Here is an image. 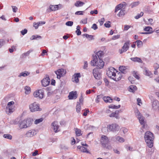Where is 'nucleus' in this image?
Returning <instances> with one entry per match:
<instances>
[{
  "instance_id": "a211bd4d",
  "label": "nucleus",
  "mask_w": 159,
  "mask_h": 159,
  "mask_svg": "<svg viewBox=\"0 0 159 159\" xmlns=\"http://www.w3.org/2000/svg\"><path fill=\"white\" fill-rule=\"evenodd\" d=\"M52 128L55 132H57L59 130V126L58 125L57 122L55 121L52 124Z\"/></svg>"
},
{
  "instance_id": "b1692460",
  "label": "nucleus",
  "mask_w": 159,
  "mask_h": 159,
  "mask_svg": "<svg viewBox=\"0 0 159 159\" xmlns=\"http://www.w3.org/2000/svg\"><path fill=\"white\" fill-rule=\"evenodd\" d=\"M119 111H116L115 112H112L110 115V117H115L116 119H119L120 117L119 115Z\"/></svg>"
},
{
  "instance_id": "2f4dec72",
  "label": "nucleus",
  "mask_w": 159,
  "mask_h": 159,
  "mask_svg": "<svg viewBox=\"0 0 159 159\" xmlns=\"http://www.w3.org/2000/svg\"><path fill=\"white\" fill-rule=\"evenodd\" d=\"M130 59L134 62H142V61L141 59L138 57H132L130 58Z\"/></svg>"
},
{
  "instance_id": "f3484780",
  "label": "nucleus",
  "mask_w": 159,
  "mask_h": 159,
  "mask_svg": "<svg viewBox=\"0 0 159 159\" xmlns=\"http://www.w3.org/2000/svg\"><path fill=\"white\" fill-rule=\"evenodd\" d=\"M36 131L34 130H29L26 134V135L28 137H31L36 134Z\"/></svg>"
},
{
  "instance_id": "aec40b11",
  "label": "nucleus",
  "mask_w": 159,
  "mask_h": 159,
  "mask_svg": "<svg viewBox=\"0 0 159 159\" xmlns=\"http://www.w3.org/2000/svg\"><path fill=\"white\" fill-rule=\"evenodd\" d=\"M152 107L154 110L158 109L159 108V102L157 100H154L152 102Z\"/></svg>"
},
{
  "instance_id": "864d4df0",
  "label": "nucleus",
  "mask_w": 159,
  "mask_h": 159,
  "mask_svg": "<svg viewBox=\"0 0 159 159\" xmlns=\"http://www.w3.org/2000/svg\"><path fill=\"white\" fill-rule=\"evenodd\" d=\"M105 21V19L104 18H101V19L99 20H98V21L99 22L100 25H102Z\"/></svg>"
},
{
  "instance_id": "39448f33",
  "label": "nucleus",
  "mask_w": 159,
  "mask_h": 159,
  "mask_svg": "<svg viewBox=\"0 0 159 159\" xmlns=\"http://www.w3.org/2000/svg\"><path fill=\"white\" fill-rule=\"evenodd\" d=\"M93 74L95 79L99 80L101 78V72L98 69L95 68L93 70Z\"/></svg>"
},
{
  "instance_id": "680f3d73",
  "label": "nucleus",
  "mask_w": 159,
  "mask_h": 159,
  "mask_svg": "<svg viewBox=\"0 0 159 159\" xmlns=\"http://www.w3.org/2000/svg\"><path fill=\"white\" fill-rule=\"evenodd\" d=\"M12 8L13 11L14 12H16L17 11L18 9L17 7L15 6H12Z\"/></svg>"
},
{
  "instance_id": "4c0bfd02",
  "label": "nucleus",
  "mask_w": 159,
  "mask_h": 159,
  "mask_svg": "<svg viewBox=\"0 0 159 159\" xmlns=\"http://www.w3.org/2000/svg\"><path fill=\"white\" fill-rule=\"evenodd\" d=\"M125 10L124 9L121 10L119 13L117 14V15L119 16L120 17L123 16L125 15Z\"/></svg>"
},
{
  "instance_id": "a18cd8bd",
  "label": "nucleus",
  "mask_w": 159,
  "mask_h": 159,
  "mask_svg": "<svg viewBox=\"0 0 159 159\" xmlns=\"http://www.w3.org/2000/svg\"><path fill=\"white\" fill-rule=\"evenodd\" d=\"M80 104L79 102H77V104L76 107V111L77 112H80Z\"/></svg>"
},
{
  "instance_id": "e2e57ef3",
  "label": "nucleus",
  "mask_w": 159,
  "mask_h": 159,
  "mask_svg": "<svg viewBox=\"0 0 159 159\" xmlns=\"http://www.w3.org/2000/svg\"><path fill=\"white\" fill-rule=\"evenodd\" d=\"M153 66L155 70H157L159 68V65L157 63H155L154 64Z\"/></svg>"
},
{
  "instance_id": "8fccbe9b",
  "label": "nucleus",
  "mask_w": 159,
  "mask_h": 159,
  "mask_svg": "<svg viewBox=\"0 0 159 159\" xmlns=\"http://www.w3.org/2000/svg\"><path fill=\"white\" fill-rule=\"evenodd\" d=\"M133 76L137 79H139V77L138 75V73L135 71H134L133 72Z\"/></svg>"
},
{
  "instance_id": "052dcab7",
  "label": "nucleus",
  "mask_w": 159,
  "mask_h": 159,
  "mask_svg": "<svg viewBox=\"0 0 159 159\" xmlns=\"http://www.w3.org/2000/svg\"><path fill=\"white\" fill-rule=\"evenodd\" d=\"M5 41L3 39L0 40V48H1L5 43Z\"/></svg>"
},
{
  "instance_id": "f257e3e1",
  "label": "nucleus",
  "mask_w": 159,
  "mask_h": 159,
  "mask_svg": "<svg viewBox=\"0 0 159 159\" xmlns=\"http://www.w3.org/2000/svg\"><path fill=\"white\" fill-rule=\"evenodd\" d=\"M144 138L147 146L149 148H152L153 146L154 138L153 134L151 132L148 131L145 134Z\"/></svg>"
},
{
  "instance_id": "3c124183",
  "label": "nucleus",
  "mask_w": 159,
  "mask_h": 159,
  "mask_svg": "<svg viewBox=\"0 0 159 159\" xmlns=\"http://www.w3.org/2000/svg\"><path fill=\"white\" fill-rule=\"evenodd\" d=\"M75 133L76 135L77 136H80L81 135V130L79 129H76L75 130Z\"/></svg>"
},
{
  "instance_id": "72a5a7b5",
  "label": "nucleus",
  "mask_w": 159,
  "mask_h": 159,
  "mask_svg": "<svg viewBox=\"0 0 159 159\" xmlns=\"http://www.w3.org/2000/svg\"><path fill=\"white\" fill-rule=\"evenodd\" d=\"M84 4V3L81 2L80 1H77L75 3V6L77 7H81L83 6Z\"/></svg>"
},
{
  "instance_id": "473e14b6",
  "label": "nucleus",
  "mask_w": 159,
  "mask_h": 159,
  "mask_svg": "<svg viewBox=\"0 0 159 159\" xmlns=\"http://www.w3.org/2000/svg\"><path fill=\"white\" fill-rule=\"evenodd\" d=\"M103 99L106 102H111L112 100L109 97H104L103 98Z\"/></svg>"
},
{
  "instance_id": "c9c22d12",
  "label": "nucleus",
  "mask_w": 159,
  "mask_h": 159,
  "mask_svg": "<svg viewBox=\"0 0 159 159\" xmlns=\"http://www.w3.org/2000/svg\"><path fill=\"white\" fill-rule=\"evenodd\" d=\"M25 93L26 94H29L31 92L30 88L29 86H26L25 88Z\"/></svg>"
},
{
  "instance_id": "ea45409f",
  "label": "nucleus",
  "mask_w": 159,
  "mask_h": 159,
  "mask_svg": "<svg viewBox=\"0 0 159 159\" xmlns=\"http://www.w3.org/2000/svg\"><path fill=\"white\" fill-rule=\"evenodd\" d=\"M116 138V140L120 142H123L125 140L123 138L119 136H117Z\"/></svg>"
},
{
  "instance_id": "c85d7f7f",
  "label": "nucleus",
  "mask_w": 159,
  "mask_h": 159,
  "mask_svg": "<svg viewBox=\"0 0 159 159\" xmlns=\"http://www.w3.org/2000/svg\"><path fill=\"white\" fill-rule=\"evenodd\" d=\"M30 74V72L25 71L24 72L20 73L19 75H18V77H21L22 76L23 77H25L29 75Z\"/></svg>"
},
{
  "instance_id": "f704fd0d",
  "label": "nucleus",
  "mask_w": 159,
  "mask_h": 159,
  "mask_svg": "<svg viewBox=\"0 0 159 159\" xmlns=\"http://www.w3.org/2000/svg\"><path fill=\"white\" fill-rule=\"evenodd\" d=\"M38 38L41 39L42 37L38 35H33L30 37V39L31 40H32L34 39H37Z\"/></svg>"
},
{
  "instance_id": "6ab92c4d",
  "label": "nucleus",
  "mask_w": 159,
  "mask_h": 159,
  "mask_svg": "<svg viewBox=\"0 0 159 159\" xmlns=\"http://www.w3.org/2000/svg\"><path fill=\"white\" fill-rule=\"evenodd\" d=\"M25 123L26 124V128L30 126L32 124L33 121V119L30 118H27L26 119L24 120Z\"/></svg>"
},
{
  "instance_id": "f03ea898",
  "label": "nucleus",
  "mask_w": 159,
  "mask_h": 159,
  "mask_svg": "<svg viewBox=\"0 0 159 159\" xmlns=\"http://www.w3.org/2000/svg\"><path fill=\"white\" fill-rule=\"evenodd\" d=\"M99 60L98 62L97 56H93V60L91 61V65L93 66H97L98 67L97 68L98 69L102 68L104 66V62L102 59Z\"/></svg>"
},
{
  "instance_id": "4468645a",
  "label": "nucleus",
  "mask_w": 159,
  "mask_h": 159,
  "mask_svg": "<svg viewBox=\"0 0 159 159\" xmlns=\"http://www.w3.org/2000/svg\"><path fill=\"white\" fill-rule=\"evenodd\" d=\"M78 95L76 91H72L69 93L68 97L69 99H75L77 98Z\"/></svg>"
},
{
  "instance_id": "4be33fe9",
  "label": "nucleus",
  "mask_w": 159,
  "mask_h": 159,
  "mask_svg": "<svg viewBox=\"0 0 159 159\" xmlns=\"http://www.w3.org/2000/svg\"><path fill=\"white\" fill-rule=\"evenodd\" d=\"M45 24V22L44 21H39L37 23L34 22L33 23V26L36 29L38 28L39 25H41Z\"/></svg>"
},
{
  "instance_id": "79ce46f5",
  "label": "nucleus",
  "mask_w": 159,
  "mask_h": 159,
  "mask_svg": "<svg viewBox=\"0 0 159 159\" xmlns=\"http://www.w3.org/2000/svg\"><path fill=\"white\" fill-rule=\"evenodd\" d=\"M43 120V118L37 119L34 121V124H37L42 122Z\"/></svg>"
},
{
  "instance_id": "6e6552de",
  "label": "nucleus",
  "mask_w": 159,
  "mask_h": 159,
  "mask_svg": "<svg viewBox=\"0 0 159 159\" xmlns=\"http://www.w3.org/2000/svg\"><path fill=\"white\" fill-rule=\"evenodd\" d=\"M109 139L108 137L104 135L102 136L101 138V142L102 145L103 147H105L109 142Z\"/></svg>"
},
{
  "instance_id": "412c9836",
  "label": "nucleus",
  "mask_w": 159,
  "mask_h": 159,
  "mask_svg": "<svg viewBox=\"0 0 159 159\" xmlns=\"http://www.w3.org/2000/svg\"><path fill=\"white\" fill-rule=\"evenodd\" d=\"M59 7L58 5L55 6H50L49 8L47 9V11L48 12H50L51 11H55L58 9Z\"/></svg>"
},
{
  "instance_id": "1a4fd4ad",
  "label": "nucleus",
  "mask_w": 159,
  "mask_h": 159,
  "mask_svg": "<svg viewBox=\"0 0 159 159\" xmlns=\"http://www.w3.org/2000/svg\"><path fill=\"white\" fill-rule=\"evenodd\" d=\"M55 73L57 75V78L60 79L61 76H63L66 74V71L63 69L61 68L58 69L57 71H55Z\"/></svg>"
},
{
  "instance_id": "e433bc0d",
  "label": "nucleus",
  "mask_w": 159,
  "mask_h": 159,
  "mask_svg": "<svg viewBox=\"0 0 159 159\" xmlns=\"http://www.w3.org/2000/svg\"><path fill=\"white\" fill-rule=\"evenodd\" d=\"M135 43H137V47L138 48H141L143 46V42L140 40H137Z\"/></svg>"
},
{
  "instance_id": "13d9d810",
  "label": "nucleus",
  "mask_w": 159,
  "mask_h": 159,
  "mask_svg": "<svg viewBox=\"0 0 159 159\" xmlns=\"http://www.w3.org/2000/svg\"><path fill=\"white\" fill-rule=\"evenodd\" d=\"M27 30L26 29H25L23 30H22L20 31L21 34L23 35H24L26 33H27Z\"/></svg>"
},
{
  "instance_id": "5701e85b",
  "label": "nucleus",
  "mask_w": 159,
  "mask_h": 159,
  "mask_svg": "<svg viewBox=\"0 0 159 159\" xmlns=\"http://www.w3.org/2000/svg\"><path fill=\"white\" fill-rule=\"evenodd\" d=\"M104 52L103 51H100L97 52L95 56H97V57L99 60L102 59L103 57Z\"/></svg>"
},
{
  "instance_id": "f8f14e48",
  "label": "nucleus",
  "mask_w": 159,
  "mask_h": 159,
  "mask_svg": "<svg viewBox=\"0 0 159 159\" xmlns=\"http://www.w3.org/2000/svg\"><path fill=\"white\" fill-rule=\"evenodd\" d=\"M126 5V3L125 2H123L118 4L116 7L115 12H116L120 10L121 9H125Z\"/></svg>"
},
{
  "instance_id": "09e8293b",
  "label": "nucleus",
  "mask_w": 159,
  "mask_h": 159,
  "mask_svg": "<svg viewBox=\"0 0 159 159\" xmlns=\"http://www.w3.org/2000/svg\"><path fill=\"white\" fill-rule=\"evenodd\" d=\"M3 136L4 138H7L10 139H11L12 138V136L11 135L8 134H4L3 135Z\"/></svg>"
},
{
  "instance_id": "20e7f679",
  "label": "nucleus",
  "mask_w": 159,
  "mask_h": 159,
  "mask_svg": "<svg viewBox=\"0 0 159 159\" xmlns=\"http://www.w3.org/2000/svg\"><path fill=\"white\" fill-rule=\"evenodd\" d=\"M29 108L30 111L32 112L40 111L41 110V109L39 108V104L36 102L30 104L29 105Z\"/></svg>"
},
{
  "instance_id": "c03bdc74",
  "label": "nucleus",
  "mask_w": 159,
  "mask_h": 159,
  "mask_svg": "<svg viewBox=\"0 0 159 159\" xmlns=\"http://www.w3.org/2000/svg\"><path fill=\"white\" fill-rule=\"evenodd\" d=\"M31 52V51L30 50H29L26 52L24 53L22 55V57L25 58L26 56H29Z\"/></svg>"
},
{
  "instance_id": "bb28decb",
  "label": "nucleus",
  "mask_w": 159,
  "mask_h": 159,
  "mask_svg": "<svg viewBox=\"0 0 159 159\" xmlns=\"http://www.w3.org/2000/svg\"><path fill=\"white\" fill-rule=\"evenodd\" d=\"M77 148L79 149L81 152H86L87 153L89 152L87 148H85L84 146H78Z\"/></svg>"
},
{
  "instance_id": "6e6d98bb",
  "label": "nucleus",
  "mask_w": 159,
  "mask_h": 159,
  "mask_svg": "<svg viewBox=\"0 0 159 159\" xmlns=\"http://www.w3.org/2000/svg\"><path fill=\"white\" fill-rule=\"evenodd\" d=\"M73 23L72 21H68L67 22L66 25L68 26H71L73 25Z\"/></svg>"
},
{
  "instance_id": "ddd939ff",
  "label": "nucleus",
  "mask_w": 159,
  "mask_h": 159,
  "mask_svg": "<svg viewBox=\"0 0 159 159\" xmlns=\"http://www.w3.org/2000/svg\"><path fill=\"white\" fill-rule=\"evenodd\" d=\"M129 42H126L124 44L122 49L119 50V52L120 54H121L123 52H125L129 48Z\"/></svg>"
},
{
  "instance_id": "cd10ccee",
  "label": "nucleus",
  "mask_w": 159,
  "mask_h": 159,
  "mask_svg": "<svg viewBox=\"0 0 159 159\" xmlns=\"http://www.w3.org/2000/svg\"><path fill=\"white\" fill-rule=\"evenodd\" d=\"M144 74L148 76H150V77H152L153 74L149 70H147L146 69L144 70Z\"/></svg>"
},
{
  "instance_id": "423d86ee",
  "label": "nucleus",
  "mask_w": 159,
  "mask_h": 159,
  "mask_svg": "<svg viewBox=\"0 0 159 159\" xmlns=\"http://www.w3.org/2000/svg\"><path fill=\"white\" fill-rule=\"evenodd\" d=\"M109 130L112 132H116L119 130L120 127L116 124H112L109 125L108 126Z\"/></svg>"
},
{
  "instance_id": "a19ab883",
  "label": "nucleus",
  "mask_w": 159,
  "mask_h": 159,
  "mask_svg": "<svg viewBox=\"0 0 159 159\" xmlns=\"http://www.w3.org/2000/svg\"><path fill=\"white\" fill-rule=\"evenodd\" d=\"M120 105H118L116 106L114 105H111L109 106V108H112V109H118L120 108Z\"/></svg>"
},
{
  "instance_id": "9d476101",
  "label": "nucleus",
  "mask_w": 159,
  "mask_h": 159,
  "mask_svg": "<svg viewBox=\"0 0 159 159\" xmlns=\"http://www.w3.org/2000/svg\"><path fill=\"white\" fill-rule=\"evenodd\" d=\"M33 95L35 98L42 99L43 98L44 95L43 91L42 89L39 90L38 91H36L34 92Z\"/></svg>"
},
{
  "instance_id": "393cba45",
  "label": "nucleus",
  "mask_w": 159,
  "mask_h": 159,
  "mask_svg": "<svg viewBox=\"0 0 159 159\" xmlns=\"http://www.w3.org/2000/svg\"><path fill=\"white\" fill-rule=\"evenodd\" d=\"M119 70L122 73L125 74L128 71V69L126 67L122 66L119 67Z\"/></svg>"
},
{
  "instance_id": "a878e982",
  "label": "nucleus",
  "mask_w": 159,
  "mask_h": 159,
  "mask_svg": "<svg viewBox=\"0 0 159 159\" xmlns=\"http://www.w3.org/2000/svg\"><path fill=\"white\" fill-rule=\"evenodd\" d=\"M144 117L142 116H140V117H138V119L139 120L140 124L141 125H143V128H145V126L144 125L145 121L144 120Z\"/></svg>"
},
{
  "instance_id": "58836bf2",
  "label": "nucleus",
  "mask_w": 159,
  "mask_h": 159,
  "mask_svg": "<svg viewBox=\"0 0 159 159\" xmlns=\"http://www.w3.org/2000/svg\"><path fill=\"white\" fill-rule=\"evenodd\" d=\"M83 37H86L87 38H89V40H92L93 39V36L91 35H89L86 34H84L83 35Z\"/></svg>"
},
{
  "instance_id": "9b49d317",
  "label": "nucleus",
  "mask_w": 159,
  "mask_h": 159,
  "mask_svg": "<svg viewBox=\"0 0 159 159\" xmlns=\"http://www.w3.org/2000/svg\"><path fill=\"white\" fill-rule=\"evenodd\" d=\"M50 80L48 75H46V77L44 78L42 80V84L43 86L46 87L50 83Z\"/></svg>"
},
{
  "instance_id": "7ed1b4c3",
  "label": "nucleus",
  "mask_w": 159,
  "mask_h": 159,
  "mask_svg": "<svg viewBox=\"0 0 159 159\" xmlns=\"http://www.w3.org/2000/svg\"><path fill=\"white\" fill-rule=\"evenodd\" d=\"M14 104L13 101H11L8 103L6 110L7 114L10 115L14 111V107L13 105Z\"/></svg>"
},
{
  "instance_id": "5fc2aeb1",
  "label": "nucleus",
  "mask_w": 159,
  "mask_h": 159,
  "mask_svg": "<svg viewBox=\"0 0 159 159\" xmlns=\"http://www.w3.org/2000/svg\"><path fill=\"white\" fill-rule=\"evenodd\" d=\"M83 100H84V98H83V97L82 96V94L81 93V96L79 98V102H80L79 103H80V104H81V103L82 104V102H83Z\"/></svg>"
},
{
  "instance_id": "0e129e2a",
  "label": "nucleus",
  "mask_w": 159,
  "mask_h": 159,
  "mask_svg": "<svg viewBox=\"0 0 159 159\" xmlns=\"http://www.w3.org/2000/svg\"><path fill=\"white\" fill-rule=\"evenodd\" d=\"M94 30H96L98 29V26L97 25L95 24H93L92 27H91Z\"/></svg>"
},
{
  "instance_id": "338daca9",
  "label": "nucleus",
  "mask_w": 159,
  "mask_h": 159,
  "mask_svg": "<svg viewBox=\"0 0 159 159\" xmlns=\"http://www.w3.org/2000/svg\"><path fill=\"white\" fill-rule=\"evenodd\" d=\"M89 112V109H86L84 110V111L83 114V116H86L87 115V113Z\"/></svg>"
},
{
  "instance_id": "dca6fc26",
  "label": "nucleus",
  "mask_w": 159,
  "mask_h": 159,
  "mask_svg": "<svg viewBox=\"0 0 159 159\" xmlns=\"http://www.w3.org/2000/svg\"><path fill=\"white\" fill-rule=\"evenodd\" d=\"M80 74L79 73H77L75 74L72 79V80L73 82L76 83H78L79 82V78L80 77Z\"/></svg>"
},
{
  "instance_id": "69168bd1",
  "label": "nucleus",
  "mask_w": 159,
  "mask_h": 159,
  "mask_svg": "<svg viewBox=\"0 0 159 159\" xmlns=\"http://www.w3.org/2000/svg\"><path fill=\"white\" fill-rule=\"evenodd\" d=\"M98 11L97 10H95L94 11H91L90 12V13L92 15L93 14H98Z\"/></svg>"
},
{
  "instance_id": "2eb2a0df",
  "label": "nucleus",
  "mask_w": 159,
  "mask_h": 159,
  "mask_svg": "<svg viewBox=\"0 0 159 159\" xmlns=\"http://www.w3.org/2000/svg\"><path fill=\"white\" fill-rule=\"evenodd\" d=\"M114 76V77H112L111 78L116 81H117L121 79L122 75L120 73L117 71V72H116L115 74V76Z\"/></svg>"
},
{
  "instance_id": "4d7b16f0",
  "label": "nucleus",
  "mask_w": 159,
  "mask_h": 159,
  "mask_svg": "<svg viewBox=\"0 0 159 159\" xmlns=\"http://www.w3.org/2000/svg\"><path fill=\"white\" fill-rule=\"evenodd\" d=\"M110 23V21H108L104 24V25L107 28H109L111 27V25L109 24Z\"/></svg>"
},
{
  "instance_id": "de8ad7c7",
  "label": "nucleus",
  "mask_w": 159,
  "mask_h": 159,
  "mask_svg": "<svg viewBox=\"0 0 159 159\" xmlns=\"http://www.w3.org/2000/svg\"><path fill=\"white\" fill-rule=\"evenodd\" d=\"M143 14V12H141L140 14H139L138 15L135 16L134 17L136 19H138L140 17H142Z\"/></svg>"
},
{
  "instance_id": "49530a36",
  "label": "nucleus",
  "mask_w": 159,
  "mask_h": 159,
  "mask_svg": "<svg viewBox=\"0 0 159 159\" xmlns=\"http://www.w3.org/2000/svg\"><path fill=\"white\" fill-rule=\"evenodd\" d=\"M152 28L150 26L146 27L144 29V30L146 31L150 32L152 31Z\"/></svg>"
},
{
  "instance_id": "0eeeda50",
  "label": "nucleus",
  "mask_w": 159,
  "mask_h": 159,
  "mask_svg": "<svg viewBox=\"0 0 159 159\" xmlns=\"http://www.w3.org/2000/svg\"><path fill=\"white\" fill-rule=\"evenodd\" d=\"M117 71L113 67H110L109 70L107 72V74L109 77L111 78L112 77H114V75H115L116 72Z\"/></svg>"
},
{
  "instance_id": "37998d69",
  "label": "nucleus",
  "mask_w": 159,
  "mask_h": 159,
  "mask_svg": "<svg viewBox=\"0 0 159 159\" xmlns=\"http://www.w3.org/2000/svg\"><path fill=\"white\" fill-rule=\"evenodd\" d=\"M139 3V2H134L131 3V8H133L134 7H136L137 6Z\"/></svg>"
},
{
  "instance_id": "7c9ffc66",
  "label": "nucleus",
  "mask_w": 159,
  "mask_h": 159,
  "mask_svg": "<svg viewBox=\"0 0 159 159\" xmlns=\"http://www.w3.org/2000/svg\"><path fill=\"white\" fill-rule=\"evenodd\" d=\"M137 88L135 86L131 85L129 87V91L131 92H134L135 90H137Z\"/></svg>"
},
{
  "instance_id": "774afa93",
  "label": "nucleus",
  "mask_w": 159,
  "mask_h": 159,
  "mask_svg": "<svg viewBox=\"0 0 159 159\" xmlns=\"http://www.w3.org/2000/svg\"><path fill=\"white\" fill-rule=\"evenodd\" d=\"M83 11H77L75 13V14L78 15H83Z\"/></svg>"
},
{
  "instance_id": "603ef678",
  "label": "nucleus",
  "mask_w": 159,
  "mask_h": 159,
  "mask_svg": "<svg viewBox=\"0 0 159 159\" xmlns=\"http://www.w3.org/2000/svg\"><path fill=\"white\" fill-rule=\"evenodd\" d=\"M136 116L137 118H138V117H140L141 115H140V113L139 111L138 110H136L135 111Z\"/></svg>"
},
{
  "instance_id": "bf43d9fd",
  "label": "nucleus",
  "mask_w": 159,
  "mask_h": 159,
  "mask_svg": "<svg viewBox=\"0 0 159 159\" xmlns=\"http://www.w3.org/2000/svg\"><path fill=\"white\" fill-rule=\"evenodd\" d=\"M120 37V35H116L113 36L112 37V40H115L118 39Z\"/></svg>"
},
{
  "instance_id": "c756f323",
  "label": "nucleus",
  "mask_w": 159,
  "mask_h": 159,
  "mask_svg": "<svg viewBox=\"0 0 159 159\" xmlns=\"http://www.w3.org/2000/svg\"><path fill=\"white\" fill-rule=\"evenodd\" d=\"M25 120L20 122L19 123V127L21 129L26 128Z\"/></svg>"
}]
</instances>
